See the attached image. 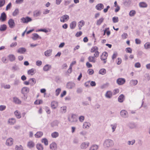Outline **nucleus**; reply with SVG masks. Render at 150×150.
<instances>
[{
    "label": "nucleus",
    "mask_w": 150,
    "mask_h": 150,
    "mask_svg": "<svg viewBox=\"0 0 150 150\" xmlns=\"http://www.w3.org/2000/svg\"><path fill=\"white\" fill-rule=\"evenodd\" d=\"M114 143L113 141L109 139L106 140L104 143V146L106 147L111 146Z\"/></svg>",
    "instance_id": "nucleus-2"
},
{
    "label": "nucleus",
    "mask_w": 150,
    "mask_h": 150,
    "mask_svg": "<svg viewBox=\"0 0 150 150\" xmlns=\"http://www.w3.org/2000/svg\"><path fill=\"white\" fill-rule=\"evenodd\" d=\"M35 70L34 69H31L28 71V75H33L35 73Z\"/></svg>",
    "instance_id": "nucleus-28"
},
{
    "label": "nucleus",
    "mask_w": 150,
    "mask_h": 150,
    "mask_svg": "<svg viewBox=\"0 0 150 150\" xmlns=\"http://www.w3.org/2000/svg\"><path fill=\"white\" fill-rule=\"evenodd\" d=\"M111 126L112 127V132H113L115 131V128L116 127L117 125L116 124H114V125H111Z\"/></svg>",
    "instance_id": "nucleus-60"
},
{
    "label": "nucleus",
    "mask_w": 150,
    "mask_h": 150,
    "mask_svg": "<svg viewBox=\"0 0 150 150\" xmlns=\"http://www.w3.org/2000/svg\"><path fill=\"white\" fill-rule=\"evenodd\" d=\"M14 114L16 117L18 118H20L21 117L20 113L18 110H16L14 112Z\"/></svg>",
    "instance_id": "nucleus-35"
},
{
    "label": "nucleus",
    "mask_w": 150,
    "mask_h": 150,
    "mask_svg": "<svg viewBox=\"0 0 150 150\" xmlns=\"http://www.w3.org/2000/svg\"><path fill=\"white\" fill-rule=\"evenodd\" d=\"M117 55V53L116 52H114L112 56V59L113 60H114L115 58H116Z\"/></svg>",
    "instance_id": "nucleus-58"
},
{
    "label": "nucleus",
    "mask_w": 150,
    "mask_h": 150,
    "mask_svg": "<svg viewBox=\"0 0 150 150\" xmlns=\"http://www.w3.org/2000/svg\"><path fill=\"white\" fill-rule=\"evenodd\" d=\"M51 136L53 138H56L59 136V134L58 132H55L52 134Z\"/></svg>",
    "instance_id": "nucleus-34"
},
{
    "label": "nucleus",
    "mask_w": 150,
    "mask_h": 150,
    "mask_svg": "<svg viewBox=\"0 0 150 150\" xmlns=\"http://www.w3.org/2000/svg\"><path fill=\"white\" fill-rule=\"evenodd\" d=\"M69 16L68 15L65 14L62 16L60 18V21L62 22H64L67 21L69 19Z\"/></svg>",
    "instance_id": "nucleus-5"
},
{
    "label": "nucleus",
    "mask_w": 150,
    "mask_h": 150,
    "mask_svg": "<svg viewBox=\"0 0 150 150\" xmlns=\"http://www.w3.org/2000/svg\"><path fill=\"white\" fill-rule=\"evenodd\" d=\"M104 8L103 5L102 4H99L96 6V8L98 10L100 11L103 9Z\"/></svg>",
    "instance_id": "nucleus-17"
},
{
    "label": "nucleus",
    "mask_w": 150,
    "mask_h": 150,
    "mask_svg": "<svg viewBox=\"0 0 150 150\" xmlns=\"http://www.w3.org/2000/svg\"><path fill=\"white\" fill-rule=\"evenodd\" d=\"M98 146L97 145H93L91 146L90 149V150H97Z\"/></svg>",
    "instance_id": "nucleus-48"
},
{
    "label": "nucleus",
    "mask_w": 150,
    "mask_h": 150,
    "mask_svg": "<svg viewBox=\"0 0 150 150\" xmlns=\"http://www.w3.org/2000/svg\"><path fill=\"white\" fill-rule=\"evenodd\" d=\"M6 18V16L4 12L2 13L1 15V17H0V21L2 22L5 21Z\"/></svg>",
    "instance_id": "nucleus-12"
},
{
    "label": "nucleus",
    "mask_w": 150,
    "mask_h": 150,
    "mask_svg": "<svg viewBox=\"0 0 150 150\" xmlns=\"http://www.w3.org/2000/svg\"><path fill=\"white\" fill-rule=\"evenodd\" d=\"M26 51V49L23 47L20 48L17 50V52L21 54H23Z\"/></svg>",
    "instance_id": "nucleus-19"
},
{
    "label": "nucleus",
    "mask_w": 150,
    "mask_h": 150,
    "mask_svg": "<svg viewBox=\"0 0 150 150\" xmlns=\"http://www.w3.org/2000/svg\"><path fill=\"white\" fill-rule=\"evenodd\" d=\"M104 18H101L97 20L96 21V25H100L103 22Z\"/></svg>",
    "instance_id": "nucleus-25"
},
{
    "label": "nucleus",
    "mask_w": 150,
    "mask_h": 150,
    "mask_svg": "<svg viewBox=\"0 0 150 150\" xmlns=\"http://www.w3.org/2000/svg\"><path fill=\"white\" fill-rule=\"evenodd\" d=\"M19 13V10L18 9H16L13 13V16H15L18 14Z\"/></svg>",
    "instance_id": "nucleus-50"
},
{
    "label": "nucleus",
    "mask_w": 150,
    "mask_h": 150,
    "mask_svg": "<svg viewBox=\"0 0 150 150\" xmlns=\"http://www.w3.org/2000/svg\"><path fill=\"white\" fill-rule=\"evenodd\" d=\"M29 88L27 87L23 88L21 90L22 93L23 94H26L29 92Z\"/></svg>",
    "instance_id": "nucleus-18"
},
{
    "label": "nucleus",
    "mask_w": 150,
    "mask_h": 150,
    "mask_svg": "<svg viewBox=\"0 0 150 150\" xmlns=\"http://www.w3.org/2000/svg\"><path fill=\"white\" fill-rule=\"evenodd\" d=\"M52 51L51 50H47L45 52V55L46 56H49L51 54Z\"/></svg>",
    "instance_id": "nucleus-40"
},
{
    "label": "nucleus",
    "mask_w": 150,
    "mask_h": 150,
    "mask_svg": "<svg viewBox=\"0 0 150 150\" xmlns=\"http://www.w3.org/2000/svg\"><path fill=\"white\" fill-rule=\"evenodd\" d=\"M97 57H98L94 55L93 56H90L88 57V59L89 62L94 63L96 62V58Z\"/></svg>",
    "instance_id": "nucleus-4"
},
{
    "label": "nucleus",
    "mask_w": 150,
    "mask_h": 150,
    "mask_svg": "<svg viewBox=\"0 0 150 150\" xmlns=\"http://www.w3.org/2000/svg\"><path fill=\"white\" fill-rule=\"evenodd\" d=\"M50 148L52 150H56L57 147L56 143H52L50 145Z\"/></svg>",
    "instance_id": "nucleus-15"
},
{
    "label": "nucleus",
    "mask_w": 150,
    "mask_h": 150,
    "mask_svg": "<svg viewBox=\"0 0 150 150\" xmlns=\"http://www.w3.org/2000/svg\"><path fill=\"white\" fill-rule=\"evenodd\" d=\"M42 142L43 143L46 145H48V141L47 139L46 138H43L42 140Z\"/></svg>",
    "instance_id": "nucleus-44"
},
{
    "label": "nucleus",
    "mask_w": 150,
    "mask_h": 150,
    "mask_svg": "<svg viewBox=\"0 0 150 150\" xmlns=\"http://www.w3.org/2000/svg\"><path fill=\"white\" fill-rule=\"evenodd\" d=\"M43 135V133L41 132H37L35 135V137L37 138H40Z\"/></svg>",
    "instance_id": "nucleus-26"
},
{
    "label": "nucleus",
    "mask_w": 150,
    "mask_h": 150,
    "mask_svg": "<svg viewBox=\"0 0 150 150\" xmlns=\"http://www.w3.org/2000/svg\"><path fill=\"white\" fill-rule=\"evenodd\" d=\"M144 47L146 49L150 48V43L149 42H146L144 45Z\"/></svg>",
    "instance_id": "nucleus-45"
},
{
    "label": "nucleus",
    "mask_w": 150,
    "mask_h": 150,
    "mask_svg": "<svg viewBox=\"0 0 150 150\" xmlns=\"http://www.w3.org/2000/svg\"><path fill=\"white\" fill-rule=\"evenodd\" d=\"M40 12L39 11H36L34 12V16L35 17L38 16L40 15Z\"/></svg>",
    "instance_id": "nucleus-43"
},
{
    "label": "nucleus",
    "mask_w": 150,
    "mask_h": 150,
    "mask_svg": "<svg viewBox=\"0 0 150 150\" xmlns=\"http://www.w3.org/2000/svg\"><path fill=\"white\" fill-rule=\"evenodd\" d=\"M89 145L88 142H84L81 144V147L82 149H85L89 146Z\"/></svg>",
    "instance_id": "nucleus-11"
},
{
    "label": "nucleus",
    "mask_w": 150,
    "mask_h": 150,
    "mask_svg": "<svg viewBox=\"0 0 150 150\" xmlns=\"http://www.w3.org/2000/svg\"><path fill=\"white\" fill-rule=\"evenodd\" d=\"M126 51L127 52L131 53L132 52V50L130 47H127L126 49Z\"/></svg>",
    "instance_id": "nucleus-55"
},
{
    "label": "nucleus",
    "mask_w": 150,
    "mask_h": 150,
    "mask_svg": "<svg viewBox=\"0 0 150 150\" xmlns=\"http://www.w3.org/2000/svg\"><path fill=\"white\" fill-rule=\"evenodd\" d=\"M45 110L47 113L48 114H50L51 112L49 108L47 107L45 108Z\"/></svg>",
    "instance_id": "nucleus-57"
},
{
    "label": "nucleus",
    "mask_w": 150,
    "mask_h": 150,
    "mask_svg": "<svg viewBox=\"0 0 150 150\" xmlns=\"http://www.w3.org/2000/svg\"><path fill=\"white\" fill-rule=\"evenodd\" d=\"M8 57L9 60L11 62L15 60L16 59V57L15 56L12 54L9 55Z\"/></svg>",
    "instance_id": "nucleus-24"
},
{
    "label": "nucleus",
    "mask_w": 150,
    "mask_h": 150,
    "mask_svg": "<svg viewBox=\"0 0 150 150\" xmlns=\"http://www.w3.org/2000/svg\"><path fill=\"white\" fill-rule=\"evenodd\" d=\"M43 103V101L42 100L38 99L36 100L34 102V104L36 105H39Z\"/></svg>",
    "instance_id": "nucleus-32"
},
{
    "label": "nucleus",
    "mask_w": 150,
    "mask_h": 150,
    "mask_svg": "<svg viewBox=\"0 0 150 150\" xmlns=\"http://www.w3.org/2000/svg\"><path fill=\"white\" fill-rule=\"evenodd\" d=\"M106 70L105 69H102L99 70V74L104 75L106 73Z\"/></svg>",
    "instance_id": "nucleus-38"
},
{
    "label": "nucleus",
    "mask_w": 150,
    "mask_h": 150,
    "mask_svg": "<svg viewBox=\"0 0 150 150\" xmlns=\"http://www.w3.org/2000/svg\"><path fill=\"white\" fill-rule=\"evenodd\" d=\"M21 20L23 23H27L32 21V19L28 16L26 17L25 18H21Z\"/></svg>",
    "instance_id": "nucleus-7"
},
{
    "label": "nucleus",
    "mask_w": 150,
    "mask_h": 150,
    "mask_svg": "<svg viewBox=\"0 0 150 150\" xmlns=\"http://www.w3.org/2000/svg\"><path fill=\"white\" fill-rule=\"evenodd\" d=\"M6 106L4 105H1L0 106V111H3L5 109Z\"/></svg>",
    "instance_id": "nucleus-61"
},
{
    "label": "nucleus",
    "mask_w": 150,
    "mask_h": 150,
    "mask_svg": "<svg viewBox=\"0 0 150 150\" xmlns=\"http://www.w3.org/2000/svg\"><path fill=\"white\" fill-rule=\"evenodd\" d=\"M139 6L141 7H147V4L144 2H141L139 3Z\"/></svg>",
    "instance_id": "nucleus-36"
},
{
    "label": "nucleus",
    "mask_w": 150,
    "mask_h": 150,
    "mask_svg": "<svg viewBox=\"0 0 150 150\" xmlns=\"http://www.w3.org/2000/svg\"><path fill=\"white\" fill-rule=\"evenodd\" d=\"M112 96V93L110 91H108L105 94V96L108 98H111Z\"/></svg>",
    "instance_id": "nucleus-31"
},
{
    "label": "nucleus",
    "mask_w": 150,
    "mask_h": 150,
    "mask_svg": "<svg viewBox=\"0 0 150 150\" xmlns=\"http://www.w3.org/2000/svg\"><path fill=\"white\" fill-rule=\"evenodd\" d=\"M29 81L30 82V84L34 85L36 83V80L34 78H32L29 79Z\"/></svg>",
    "instance_id": "nucleus-42"
},
{
    "label": "nucleus",
    "mask_w": 150,
    "mask_h": 150,
    "mask_svg": "<svg viewBox=\"0 0 150 150\" xmlns=\"http://www.w3.org/2000/svg\"><path fill=\"white\" fill-rule=\"evenodd\" d=\"M7 29L6 25L5 24L1 25L0 26V31H4Z\"/></svg>",
    "instance_id": "nucleus-29"
},
{
    "label": "nucleus",
    "mask_w": 150,
    "mask_h": 150,
    "mask_svg": "<svg viewBox=\"0 0 150 150\" xmlns=\"http://www.w3.org/2000/svg\"><path fill=\"white\" fill-rule=\"evenodd\" d=\"M127 35L126 33H124L122 35V38L124 39L125 38H127Z\"/></svg>",
    "instance_id": "nucleus-64"
},
{
    "label": "nucleus",
    "mask_w": 150,
    "mask_h": 150,
    "mask_svg": "<svg viewBox=\"0 0 150 150\" xmlns=\"http://www.w3.org/2000/svg\"><path fill=\"white\" fill-rule=\"evenodd\" d=\"M51 68V66L47 64L43 68V70L44 71H47L49 70Z\"/></svg>",
    "instance_id": "nucleus-30"
},
{
    "label": "nucleus",
    "mask_w": 150,
    "mask_h": 150,
    "mask_svg": "<svg viewBox=\"0 0 150 150\" xmlns=\"http://www.w3.org/2000/svg\"><path fill=\"white\" fill-rule=\"evenodd\" d=\"M125 81V79L122 78H119L117 79L116 81L117 83L119 85H122L124 84Z\"/></svg>",
    "instance_id": "nucleus-6"
},
{
    "label": "nucleus",
    "mask_w": 150,
    "mask_h": 150,
    "mask_svg": "<svg viewBox=\"0 0 150 150\" xmlns=\"http://www.w3.org/2000/svg\"><path fill=\"white\" fill-rule=\"evenodd\" d=\"M116 62L118 65L122 63L121 59L120 58H118L116 60Z\"/></svg>",
    "instance_id": "nucleus-49"
},
{
    "label": "nucleus",
    "mask_w": 150,
    "mask_h": 150,
    "mask_svg": "<svg viewBox=\"0 0 150 150\" xmlns=\"http://www.w3.org/2000/svg\"><path fill=\"white\" fill-rule=\"evenodd\" d=\"M36 148L38 150H43V148L41 144H38L36 145Z\"/></svg>",
    "instance_id": "nucleus-39"
},
{
    "label": "nucleus",
    "mask_w": 150,
    "mask_h": 150,
    "mask_svg": "<svg viewBox=\"0 0 150 150\" xmlns=\"http://www.w3.org/2000/svg\"><path fill=\"white\" fill-rule=\"evenodd\" d=\"M8 122L10 125H13L16 122V120L14 118H11L8 119Z\"/></svg>",
    "instance_id": "nucleus-16"
},
{
    "label": "nucleus",
    "mask_w": 150,
    "mask_h": 150,
    "mask_svg": "<svg viewBox=\"0 0 150 150\" xmlns=\"http://www.w3.org/2000/svg\"><path fill=\"white\" fill-rule=\"evenodd\" d=\"M137 83L138 81L137 80H131L130 83L132 86H135L137 84Z\"/></svg>",
    "instance_id": "nucleus-37"
},
{
    "label": "nucleus",
    "mask_w": 150,
    "mask_h": 150,
    "mask_svg": "<svg viewBox=\"0 0 150 150\" xmlns=\"http://www.w3.org/2000/svg\"><path fill=\"white\" fill-rule=\"evenodd\" d=\"M120 115L122 117H125L127 115L128 112L125 110H122L120 112Z\"/></svg>",
    "instance_id": "nucleus-22"
},
{
    "label": "nucleus",
    "mask_w": 150,
    "mask_h": 150,
    "mask_svg": "<svg viewBox=\"0 0 150 150\" xmlns=\"http://www.w3.org/2000/svg\"><path fill=\"white\" fill-rule=\"evenodd\" d=\"M5 2V0H0V7H1L3 6Z\"/></svg>",
    "instance_id": "nucleus-52"
},
{
    "label": "nucleus",
    "mask_w": 150,
    "mask_h": 150,
    "mask_svg": "<svg viewBox=\"0 0 150 150\" xmlns=\"http://www.w3.org/2000/svg\"><path fill=\"white\" fill-rule=\"evenodd\" d=\"M69 121L71 122H76L77 118L76 116L75 115H73L71 117L68 118Z\"/></svg>",
    "instance_id": "nucleus-9"
},
{
    "label": "nucleus",
    "mask_w": 150,
    "mask_h": 150,
    "mask_svg": "<svg viewBox=\"0 0 150 150\" xmlns=\"http://www.w3.org/2000/svg\"><path fill=\"white\" fill-rule=\"evenodd\" d=\"M113 22L114 23H116L118 22V17H114L112 18Z\"/></svg>",
    "instance_id": "nucleus-51"
},
{
    "label": "nucleus",
    "mask_w": 150,
    "mask_h": 150,
    "mask_svg": "<svg viewBox=\"0 0 150 150\" xmlns=\"http://www.w3.org/2000/svg\"><path fill=\"white\" fill-rule=\"evenodd\" d=\"M15 149L16 150H23L22 146L21 145L19 146L16 145L15 147Z\"/></svg>",
    "instance_id": "nucleus-47"
},
{
    "label": "nucleus",
    "mask_w": 150,
    "mask_h": 150,
    "mask_svg": "<svg viewBox=\"0 0 150 150\" xmlns=\"http://www.w3.org/2000/svg\"><path fill=\"white\" fill-rule=\"evenodd\" d=\"M9 27L11 28H13L15 26L14 21L12 19H10L8 22Z\"/></svg>",
    "instance_id": "nucleus-8"
},
{
    "label": "nucleus",
    "mask_w": 150,
    "mask_h": 150,
    "mask_svg": "<svg viewBox=\"0 0 150 150\" xmlns=\"http://www.w3.org/2000/svg\"><path fill=\"white\" fill-rule=\"evenodd\" d=\"M105 31H106V33L107 35L108 36H109L110 34V31L109 30V28H107L105 29Z\"/></svg>",
    "instance_id": "nucleus-59"
},
{
    "label": "nucleus",
    "mask_w": 150,
    "mask_h": 150,
    "mask_svg": "<svg viewBox=\"0 0 150 150\" xmlns=\"http://www.w3.org/2000/svg\"><path fill=\"white\" fill-rule=\"evenodd\" d=\"M13 139L11 138L7 139L6 141V144L8 146H10L12 145L13 143Z\"/></svg>",
    "instance_id": "nucleus-10"
},
{
    "label": "nucleus",
    "mask_w": 150,
    "mask_h": 150,
    "mask_svg": "<svg viewBox=\"0 0 150 150\" xmlns=\"http://www.w3.org/2000/svg\"><path fill=\"white\" fill-rule=\"evenodd\" d=\"M88 72L89 74L92 75L93 74L94 71L93 69H89L88 71Z\"/></svg>",
    "instance_id": "nucleus-56"
},
{
    "label": "nucleus",
    "mask_w": 150,
    "mask_h": 150,
    "mask_svg": "<svg viewBox=\"0 0 150 150\" xmlns=\"http://www.w3.org/2000/svg\"><path fill=\"white\" fill-rule=\"evenodd\" d=\"M58 106V103L55 101H53L51 103V106L52 108L56 109Z\"/></svg>",
    "instance_id": "nucleus-13"
},
{
    "label": "nucleus",
    "mask_w": 150,
    "mask_h": 150,
    "mask_svg": "<svg viewBox=\"0 0 150 150\" xmlns=\"http://www.w3.org/2000/svg\"><path fill=\"white\" fill-rule=\"evenodd\" d=\"M76 23L75 21H74L71 23L70 24V27L71 29H74L76 25Z\"/></svg>",
    "instance_id": "nucleus-23"
},
{
    "label": "nucleus",
    "mask_w": 150,
    "mask_h": 150,
    "mask_svg": "<svg viewBox=\"0 0 150 150\" xmlns=\"http://www.w3.org/2000/svg\"><path fill=\"white\" fill-rule=\"evenodd\" d=\"M67 107L65 106H63L61 108V110L62 113H65L66 112Z\"/></svg>",
    "instance_id": "nucleus-53"
},
{
    "label": "nucleus",
    "mask_w": 150,
    "mask_h": 150,
    "mask_svg": "<svg viewBox=\"0 0 150 150\" xmlns=\"http://www.w3.org/2000/svg\"><path fill=\"white\" fill-rule=\"evenodd\" d=\"M82 34V33L81 31H79L77 32L75 35L76 36V37H79Z\"/></svg>",
    "instance_id": "nucleus-62"
},
{
    "label": "nucleus",
    "mask_w": 150,
    "mask_h": 150,
    "mask_svg": "<svg viewBox=\"0 0 150 150\" xmlns=\"http://www.w3.org/2000/svg\"><path fill=\"white\" fill-rule=\"evenodd\" d=\"M119 92V90L118 89H114L113 91V95H115L118 93Z\"/></svg>",
    "instance_id": "nucleus-63"
},
{
    "label": "nucleus",
    "mask_w": 150,
    "mask_h": 150,
    "mask_svg": "<svg viewBox=\"0 0 150 150\" xmlns=\"http://www.w3.org/2000/svg\"><path fill=\"white\" fill-rule=\"evenodd\" d=\"M85 24V21L83 20H81L78 23V26L79 30L81 29V27L83 26Z\"/></svg>",
    "instance_id": "nucleus-14"
},
{
    "label": "nucleus",
    "mask_w": 150,
    "mask_h": 150,
    "mask_svg": "<svg viewBox=\"0 0 150 150\" xmlns=\"http://www.w3.org/2000/svg\"><path fill=\"white\" fill-rule=\"evenodd\" d=\"M108 56V53L106 52H104L100 56V59L101 60L103 61V63L105 64L106 63V59Z\"/></svg>",
    "instance_id": "nucleus-3"
},
{
    "label": "nucleus",
    "mask_w": 150,
    "mask_h": 150,
    "mask_svg": "<svg viewBox=\"0 0 150 150\" xmlns=\"http://www.w3.org/2000/svg\"><path fill=\"white\" fill-rule=\"evenodd\" d=\"M135 14L136 11L134 10H132L130 11L129 15L130 16H134Z\"/></svg>",
    "instance_id": "nucleus-46"
},
{
    "label": "nucleus",
    "mask_w": 150,
    "mask_h": 150,
    "mask_svg": "<svg viewBox=\"0 0 150 150\" xmlns=\"http://www.w3.org/2000/svg\"><path fill=\"white\" fill-rule=\"evenodd\" d=\"M61 91V89L60 88L57 89L55 91L56 94L57 96H58L59 94Z\"/></svg>",
    "instance_id": "nucleus-54"
},
{
    "label": "nucleus",
    "mask_w": 150,
    "mask_h": 150,
    "mask_svg": "<svg viewBox=\"0 0 150 150\" xmlns=\"http://www.w3.org/2000/svg\"><path fill=\"white\" fill-rule=\"evenodd\" d=\"M13 101L15 103L17 104H21V101L17 97L13 98Z\"/></svg>",
    "instance_id": "nucleus-27"
},
{
    "label": "nucleus",
    "mask_w": 150,
    "mask_h": 150,
    "mask_svg": "<svg viewBox=\"0 0 150 150\" xmlns=\"http://www.w3.org/2000/svg\"><path fill=\"white\" fill-rule=\"evenodd\" d=\"M90 125V124L88 122H84L83 125V127L84 128H88Z\"/></svg>",
    "instance_id": "nucleus-33"
},
{
    "label": "nucleus",
    "mask_w": 150,
    "mask_h": 150,
    "mask_svg": "<svg viewBox=\"0 0 150 150\" xmlns=\"http://www.w3.org/2000/svg\"><path fill=\"white\" fill-rule=\"evenodd\" d=\"M125 99L124 96L123 94L120 95L118 98V101L120 102H122Z\"/></svg>",
    "instance_id": "nucleus-21"
},
{
    "label": "nucleus",
    "mask_w": 150,
    "mask_h": 150,
    "mask_svg": "<svg viewBox=\"0 0 150 150\" xmlns=\"http://www.w3.org/2000/svg\"><path fill=\"white\" fill-rule=\"evenodd\" d=\"M28 146L29 147L32 148L34 146L35 144L32 141H30V142H29L28 143Z\"/></svg>",
    "instance_id": "nucleus-41"
},
{
    "label": "nucleus",
    "mask_w": 150,
    "mask_h": 150,
    "mask_svg": "<svg viewBox=\"0 0 150 150\" xmlns=\"http://www.w3.org/2000/svg\"><path fill=\"white\" fill-rule=\"evenodd\" d=\"M90 52L91 53H94L93 55L98 57L100 53L98 51V48L96 46L93 47L91 49Z\"/></svg>",
    "instance_id": "nucleus-1"
},
{
    "label": "nucleus",
    "mask_w": 150,
    "mask_h": 150,
    "mask_svg": "<svg viewBox=\"0 0 150 150\" xmlns=\"http://www.w3.org/2000/svg\"><path fill=\"white\" fill-rule=\"evenodd\" d=\"M33 37L32 38V39L34 40H36L38 38L41 39V37H40L37 34L34 33L33 34Z\"/></svg>",
    "instance_id": "nucleus-20"
}]
</instances>
